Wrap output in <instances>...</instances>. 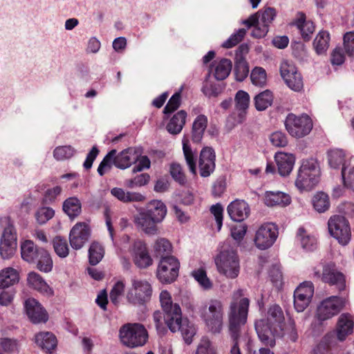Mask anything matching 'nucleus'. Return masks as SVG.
<instances>
[{"label": "nucleus", "mask_w": 354, "mask_h": 354, "mask_svg": "<svg viewBox=\"0 0 354 354\" xmlns=\"http://www.w3.org/2000/svg\"><path fill=\"white\" fill-rule=\"evenodd\" d=\"M243 290L239 289L232 295V301L228 313L229 330L234 341L230 350L231 354H241L238 346L240 327L247 322L250 301L243 297Z\"/></svg>", "instance_id": "1"}, {"label": "nucleus", "mask_w": 354, "mask_h": 354, "mask_svg": "<svg viewBox=\"0 0 354 354\" xmlns=\"http://www.w3.org/2000/svg\"><path fill=\"white\" fill-rule=\"evenodd\" d=\"M284 321L281 308L277 304L269 307L266 317L255 322V329L261 342L266 346L275 345L274 336L279 335Z\"/></svg>", "instance_id": "2"}, {"label": "nucleus", "mask_w": 354, "mask_h": 354, "mask_svg": "<svg viewBox=\"0 0 354 354\" xmlns=\"http://www.w3.org/2000/svg\"><path fill=\"white\" fill-rule=\"evenodd\" d=\"M142 151L139 148L129 147L120 153H117L115 149L110 151L100 162L97 172L100 176H103L106 170L111 168V164H113L117 168L125 169L129 167L132 164L137 162Z\"/></svg>", "instance_id": "3"}, {"label": "nucleus", "mask_w": 354, "mask_h": 354, "mask_svg": "<svg viewBox=\"0 0 354 354\" xmlns=\"http://www.w3.org/2000/svg\"><path fill=\"white\" fill-rule=\"evenodd\" d=\"M200 317L207 331L219 334L223 328L224 305L217 299H210L199 310Z\"/></svg>", "instance_id": "4"}, {"label": "nucleus", "mask_w": 354, "mask_h": 354, "mask_svg": "<svg viewBox=\"0 0 354 354\" xmlns=\"http://www.w3.org/2000/svg\"><path fill=\"white\" fill-rule=\"evenodd\" d=\"M319 177L320 168L317 161L313 158L304 160L298 170L295 185L299 191L308 192L318 184Z\"/></svg>", "instance_id": "5"}, {"label": "nucleus", "mask_w": 354, "mask_h": 354, "mask_svg": "<svg viewBox=\"0 0 354 354\" xmlns=\"http://www.w3.org/2000/svg\"><path fill=\"white\" fill-rule=\"evenodd\" d=\"M149 335L144 325L140 323H127L119 330V338L122 345L134 348L144 346Z\"/></svg>", "instance_id": "6"}, {"label": "nucleus", "mask_w": 354, "mask_h": 354, "mask_svg": "<svg viewBox=\"0 0 354 354\" xmlns=\"http://www.w3.org/2000/svg\"><path fill=\"white\" fill-rule=\"evenodd\" d=\"M152 292L151 284L147 280L134 277L131 280V287L127 290L126 299L133 306H142L150 301Z\"/></svg>", "instance_id": "7"}, {"label": "nucleus", "mask_w": 354, "mask_h": 354, "mask_svg": "<svg viewBox=\"0 0 354 354\" xmlns=\"http://www.w3.org/2000/svg\"><path fill=\"white\" fill-rule=\"evenodd\" d=\"M218 272L231 279H236L240 272V261L232 249L223 250L215 259Z\"/></svg>", "instance_id": "8"}, {"label": "nucleus", "mask_w": 354, "mask_h": 354, "mask_svg": "<svg viewBox=\"0 0 354 354\" xmlns=\"http://www.w3.org/2000/svg\"><path fill=\"white\" fill-rule=\"evenodd\" d=\"M276 16V11L273 8L268 7L263 10L259 11L251 15L243 24L248 28L254 27L252 35L254 37H264L268 32V26Z\"/></svg>", "instance_id": "9"}, {"label": "nucleus", "mask_w": 354, "mask_h": 354, "mask_svg": "<svg viewBox=\"0 0 354 354\" xmlns=\"http://www.w3.org/2000/svg\"><path fill=\"white\" fill-rule=\"evenodd\" d=\"M284 124L288 133L296 138L309 134L313 127L312 119L307 114L297 115L292 113L287 115Z\"/></svg>", "instance_id": "10"}, {"label": "nucleus", "mask_w": 354, "mask_h": 354, "mask_svg": "<svg viewBox=\"0 0 354 354\" xmlns=\"http://www.w3.org/2000/svg\"><path fill=\"white\" fill-rule=\"evenodd\" d=\"M160 302L165 312L164 322L171 332H176L179 327L178 322L180 320L181 313L179 305L172 302L171 295L167 290L160 292Z\"/></svg>", "instance_id": "11"}, {"label": "nucleus", "mask_w": 354, "mask_h": 354, "mask_svg": "<svg viewBox=\"0 0 354 354\" xmlns=\"http://www.w3.org/2000/svg\"><path fill=\"white\" fill-rule=\"evenodd\" d=\"M346 153L342 149H336L333 150V159H335L337 165H342L341 174L344 182V186H339L333 189V198L342 196L345 187L354 191V167L348 169V171L346 164Z\"/></svg>", "instance_id": "12"}, {"label": "nucleus", "mask_w": 354, "mask_h": 354, "mask_svg": "<svg viewBox=\"0 0 354 354\" xmlns=\"http://www.w3.org/2000/svg\"><path fill=\"white\" fill-rule=\"evenodd\" d=\"M180 262L174 256L160 259L157 268V277L161 283H171L178 276Z\"/></svg>", "instance_id": "13"}, {"label": "nucleus", "mask_w": 354, "mask_h": 354, "mask_svg": "<svg viewBox=\"0 0 354 354\" xmlns=\"http://www.w3.org/2000/svg\"><path fill=\"white\" fill-rule=\"evenodd\" d=\"M278 236V228L274 223H268L261 225L256 232L254 243L260 250L270 248Z\"/></svg>", "instance_id": "14"}, {"label": "nucleus", "mask_w": 354, "mask_h": 354, "mask_svg": "<svg viewBox=\"0 0 354 354\" xmlns=\"http://www.w3.org/2000/svg\"><path fill=\"white\" fill-rule=\"evenodd\" d=\"M280 73L287 86L295 91H300L304 87L303 80L294 64L288 61L281 64Z\"/></svg>", "instance_id": "15"}, {"label": "nucleus", "mask_w": 354, "mask_h": 354, "mask_svg": "<svg viewBox=\"0 0 354 354\" xmlns=\"http://www.w3.org/2000/svg\"><path fill=\"white\" fill-rule=\"evenodd\" d=\"M17 235L14 227L11 225L3 230L0 241V255L3 259L12 258L17 250Z\"/></svg>", "instance_id": "16"}, {"label": "nucleus", "mask_w": 354, "mask_h": 354, "mask_svg": "<svg viewBox=\"0 0 354 354\" xmlns=\"http://www.w3.org/2000/svg\"><path fill=\"white\" fill-rule=\"evenodd\" d=\"M130 252L135 265L139 268H147L153 264V259L147 246L141 240L137 239L133 241Z\"/></svg>", "instance_id": "17"}, {"label": "nucleus", "mask_w": 354, "mask_h": 354, "mask_svg": "<svg viewBox=\"0 0 354 354\" xmlns=\"http://www.w3.org/2000/svg\"><path fill=\"white\" fill-rule=\"evenodd\" d=\"M351 232L348 220L342 216L333 218V239H335L339 245L345 246L351 241Z\"/></svg>", "instance_id": "18"}, {"label": "nucleus", "mask_w": 354, "mask_h": 354, "mask_svg": "<svg viewBox=\"0 0 354 354\" xmlns=\"http://www.w3.org/2000/svg\"><path fill=\"white\" fill-rule=\"evenodd\" d=\"M24 308L29 319L33 324L45 323L48 319V313L35 299L28 298L25 301Z\"/></svg>", "instance_id": "19"}, {"label": "nucleus", "mask_w": 354, "mask_h": 354, "mask_svg": "<svg viewBox=\"0 0 354 354\" xmlns=\"http://www.w3.org/2000/svg\"><path fill=\"white\" fill-rule=\"evenodd\" d=\"M133 223L138 230L147 235H156L158 233V223L142 209L133 216Z\"/></svg>", "instance_id": "20"}, {"label": "nucleus", "mask_w": 354, "mask_h": 354, "mask_svg": "<svg viewBox=\"0 0 354 354\" xmlns=\"http://www.w3.org/2000/svg\"><path fill=\"white\" fill-rule=\"evenodd\" d=\"M89 228L85 223H77L71 229L69 234V241L71 247L75 250L81 249L88 241L89 237Z\"/></svg>", "instance_id": "21"}, {"label": "nucleus", "mask_w": 354, "mask_h": 354, "mask_svg": "<svg viewBox=\"0 0 354 354\" xmlns=\"http://www.w3.org/2000/svg\"><path fill=\"white\" fill-rule=\"evenodd\" d=\"M198 166L203 177L209 176L215 169V153L210 147L203 148L200 154Z\"/></svg>", "instance_id": "22"}, {"label": "nucleus", "mask_w": 354, "mask_h": 354, "mask_svg": "<svg viewBox=\"0 0 354 354\" xmlns=\"http://www.w3.org/2000/svg\"><path fill=\"white\" fill-rule=\"evenodd\" d=\"M278 171L282 176H288L293 169L295 157L292 153L278 151L274 155Z\"/></svg>", "instance_id": "23"}, {"label": "nucleus", "mask_w": 354, "mask_h": 354, "mask_svg": "<svg viewBox=\"0 0 354 354\" xmlns=\"http://www.w3.org/2000/svg\"><path fill=\"white\" fill-rule=\"evenodd\" d=\"M227 213L230 218L241 222L248 217L250 212L248 204L243 200H235L227 206Z\"/></svg>", "instance_id": "24"}, {"label": "nucleus", "mask_w": 354, "mask_h": 354, "mask_svg": "<svg viewBox=\"0 0 354 354\" xmlns=\"http://www.w3.org/2000/svg\"><path fill=\"white\" fill-rule=\"evenodd\" d=\"M263 199L265 205L268 207H286L291 202V198L288 194L279 191L266 192Z\"/></svg>", "instance_id": "25"}, {"label": "nucleus", "mask_w": 354, "mask_h": 354, "mask_svg": "<svg viewBox=\"0 0 354 354\" xmlns=\"http://www.w3.org/2000/svg\"><path fill=\"white\" fill-rule=\"evenodd\" d=\"M353 321L352 316L348 313L342 314L337 323V337L339 341L345 340L346 337L353 333Z\"/></svg>", "instance_id": "26"}, {"label": "nucleus", "mask_w": 354, "mask_h": 354, "mask_svg": "<svg viewBox=\"0 0 354 354\" xmlns=\"http://www.w3.org/2000/svg\"><path fill=\"white\" fill-rule=\"evenodd\" d=\"M28 285L41 292L43 295L47 296H51L53 295V290L47 284L45 280L41 277L40 274L35 272H30L27 276Z\"/></svg>", "instance_id": "27"}, {"label": "nucleus", "mask_w": 354, "mask_h": 354, "mask_svg": "<svg viewBox=\"0 0 354 354\" xmlns=\"http://www.w3.org/2000/svg\"><path fill=\"white\" fill-rule=\"evenodd\" d=\"M294 24L299 30L301 35L304 40L308 41L310 39L313 32H315V27L312 21L306 19V17L304 13H297Z\"/></svg>", "instance_id": "28"}, {"label": "nucleus", "mask_w": 354, "mask_h": 354, "mask_svg": "<svg viewBox=\"0 0 354 354\" xmlns=\"http://www.w3.org/2000/svg\"><path fill=\"white\" fill-rule=\"evenodd\" d=\"M142 209L158 223H161L167 214L166 205L159 200L151 201L147 204L146 207Z\"/></svg>", "instance_id": "29"}, {"label": "nucleus", "mask_w": 354, "mask_h": 354, "mask_svg": "<svg viewBox=\"0 0 354 354\" xmlns=\"http://www.w3.org/2000/svg\"><path fill=\"white\" fill-rule=\"evenodd\" d=\"M232 67V62L228 59L223 58L213 63L211 72L217 80H223L230 75Z\"/></svg>", "instance_id": "30"}, {"label": "nucleus", "mask_w": 354, "mask_h": 354, "mask_svg": "<svg viewBox=\"0 0 354 354\" xmlns=\"http://www.w3.org/2000/svg\"><path fill=\"white\" fill-rule=\"evenodd\" d=\"M19 281V272L11 267L0 270V289L9 288Z\"/></svg>", "instance_id": "31"}, {"label": "nucleus", "mask_w": 354, "mask_h": 354, "mask_svg": "<svg viewBox=\"0 0 354 354\" xmlns=\"http://www.w3.org/2000/svg\"><path fill=\"white\" fill-rule=\"evenodd\" d=\"M332 317V297L322 300L317 306L315 319L318 324L322 325L324 322Z\"/></svg>", "instance_id": "32"}, {"label": "nucleus", "mask_w": 354, "mask_h": 354, "mask_svg": "<svg viewBox=\"0 0 354 354\" xmlns=\"http://www.w3.org/2000/svg\"><path fill=\"white\" fill-rule=\"evenodd\" d=\"M186 118L187 113L185 111L181 110L177 112L167 124V131L173 135L180 133L185 124Z\"/></svg>", "instance_id": "33"}, {"label": "nucleus", "mask_w": 354, "mask_h": 354, "mask_svg": "<svg viewBox=\"0 0 354 354\" xmlns=\"http://www.w3.org/2000/svg\"><path fill=\"white\" fill-rule=\"evenodd\" d=\"M111 194L122 203L140 202L142 201L145 198L140 193L125 192L123 189L120 187L111 189Z\"/></svg>", "instance_id": "34"}, {"label": "nucleus", "mask_w": 354, "mask_h": 354, "mask_svg": "<svg viewBox=\"0 0 354 354\" xmlns=\"http://www.w3.org/2000/svg\"><path fill=\"white\" fill-rule=\"evenodd\" d=\"M250 100L249 94L244 91L240 90L235 95V106L236 109L239 111V115L241 122L245 118L246 111L249 107Z\"/></svg>", "instance_id": "35"}, {"label": "nucleus", "mask_w": 354, "mask_h": 354, "mask_svg": "<svg viewBox=\"0 0 354 354\" xmlns=\"http://www.w3.org/2000/svg\"><path fill=\"white\" fill-rule=\"evenodd\" d=\"M35 342L42 349L50 351L57 346L55 336L50 332H41L35 335Z\"/></svg>", "instance_id": "36"}, {"label": "nucleus", "mask_w": 354, "mask_h": 354, "mask_svg": "<svg viewBox=\"0 0 354 354\" xmlns=\"http://www.w3.org/2000/svg\"><path fill=\"white\" fill-rule=\"evenodd\" d=\"M39 253L33 241L26 240L21 245V254L22 259L29 263L34 262Z\"/></svg>", "instance_id": "37"}, {"label": "nucleus", "mask_w": 354, "mask_h": 354, "mask_svg": "<svg viewBox=\"0 0 354 354\" xmlns=\"http://www.w3.org/2000/svg\"><path fill=\"white\" fill-rule=\"evenodd\" d=\"M64 212L71 218H74L80 214L82 204L77 197H70L63 203Z\"/></svg>", "instance_id": "38"}, {"label": "nucleus", "mask_w": 354, "mask_h": 354, "mask_svg": "<svg viewBox=\"0 0 354 354\" xmlns=\"http://www.w3.org/2000/svg\"><path fill=\"white\" fill-rule=\"evenodd\" d=\"M207 125V118L205 115H200L195 119L192 132L193 142H199L202 140Z\"/></svg>", "instance_id": "39"}, {"label": "nucleus", "mask_w": 354, "mask_h": 354, "mask_svg": "<svg viewBox=\"0 0 354 354\" xmlns=\"http://www.w3.org/2000/svg\"><path fill=\"white\" fill-rule=\"evenodd\" d=\"M297 237L304 250L306 251H313L317 248V243L316 238L313 235L307 234L304 227L299 228Z\"/></svg>", "instance_id": "40"}, {"label": "nucleus", "mask_w": 354, "mask_h": 354, "mask_svg": "<svg viewBox=\"0 0 354 354\" xmlns=\"http://www.w3.org/2000/svg\"><path fill=\"white\" fill-rule=\"evenodd\" d=\"M273 98L272 93L270 90L259 93L254 98L256 109L259 111L266 110L272 105Z\"/></svg>", "instance_id": "41"}, {"label": "nucleus", "mask_w": 354, "mask_h": 354, "mask_svg": "<svg viewBox=\"0 0 354 354\" xmlns=\"http://www.w3.org/2000/svg\"><path fill=\"white\" fill-rule=\"evenodd\" d=\"M178 324L179 327L177 330H180L183 337L187 344H191L196 332L195 326L187 320H182V313H180V318Z\"/></svg>", "instance_id": "42"}, {"label": "nucleus", "mask_w": 354, "mask_h": 354, "mask_svg": "<svg viewBox=\"0 0 354 354\" xmlns=\"http://www.w3.org/2000/svg\"><path fill=\"white\" fill-rule=\"evenodd\" d=\"M153 249L155 254L162 259L165 257L169 256L172 252V245L171 243L165 238H158L153 243Z\"/></svg>", "instance_id": "43"}, {"label": "nucleus", "mask_w": 354, "mask_h": 354, "mask_svg": "<svg viewBox=\"0 0 354 354\" xmlns=\"http://www.w3.org/2000/svg\"><path fill=\"white\" fill-rule=\"evenodd\" d=\"M37 268L44 272H49L53 268V260L48 251L43 248H39V253L37 256Z\"/></svg>", "instance_id": "44"}, {"label": "nucleus", "mask_w": 354, "mask_h": 354, "mask_svg": "<svg viewBox=\"0 0 354 354\" xmlns=\"http://www.w3.org/2000/svg\"><path fill=\"white\" fill-rule=\"evenodd\" d=\"M313 205L317 212L319 213L326 212L330 205L328 196L324 192L317 193L313 196Z\"/></svg>", "instance_id": "45"}, {"label": "nucleus", "mask_w": 354, "mask_h": 354, "mask_svg": "<svg viewBox=\"0 0 354 354\" xmlns=\"http://www.w3.org/2000/svg\"><path fill=\"white\" fill-rule=\"evenodd\" d=\"M104 249L103 246L97 242H93L91 244L88 249L89 263L91 265H97L104 257Z\"/></svg>", "instance_id": "46"}, {"label": "nucleus", "mask_w": 354, "mask_h": 354, "mask_svg": "<svg viewBox=\"0 0 354 354\" xmlns=\"http://www.w3.org/2000/svg\"><path fill=\"white\" fill-rule=\"evenodd\" d=\"M330 34L326 31H321L315 37L313 44L318 54L324 53L329 47Z\"/></svg>", "instance_id": "47"}, {"label": "nucleus", "mask_w": 354, "mask_h": 354, "mask_svg": "<svg viewBox=\"0 0 354 354\" xmlns=\"http://www.w3.org/2000/svg\"><path fill=\"white\" fill-rule=\"evenodd\" d=\"M183 150L186 162L189 168V171L195 174L196 172V159L191 147L189 145V140L184 137L183 139Z\"/></svg>", "instance_id": "48"}, {"label": "nucleus", "mask_w": 354, "mask_h": 354, "mask_svg": "<svg viewBox=\"0 0 354 354\" xmlns=\"http://www.w3.org/2000/svg\"><path fill=\"white\" fill-rule=\"evenodd\" d=\"M251 82L256 86L263 87L267 83V73L262 67H255L250 74Z\"/></svg>", "instance_id": "49"}, {"label": "nucleus", "mask_w": 354, "mask_h": 354, "mask_svg": "<svg viewBox=\"0 0 354 354\" xmlns=\"http://www.w3.org/2000/svg\"><path fill=\"white\" fill-rule=\"evenodd\" d=\"M125 286L122 281H117L112 287L110 293L109 299L111 303L118 306L124 295Z\"/></svg>", "instance_id": "50"}, {"label": "nucleus", "mask_w": 354, "mask_h": 354, "mask_svg": "<svg viewBox=\"0 0 354 354\" xmlns=\"http://www.w3.org/2000/svg\"><path fill=\"white\" fill-rule=\"evenodd\" d=\"M53 248L55 253L61 258H65L68 255L69 248L65 239L56 236L53 241Z\"/></svg>", "instance_id": "51"}, {"label": "nucleus", "mask_w": 354, "mask_h": 354, "mask_svg": "<svg viewBox=\"0 0 354 354\" xmlns=\"http://www.w3.org/2000/svg\"><path fill=\"white\" fill-rule=\"evenodd\" d=\"M332 335L326 334L314 348V354H331Z\"/></svg>", "instance_id": "52"}, {"label": "nucleus", "mask_w": 354, "mask_h": 354, "mask_svg": "<svg viewBox=\"0 0 354 354\" xmlns=\"http://www.w3.org/2000/svg\"><path fill=\"white\" fill-rule=\"evenodd\" d=\"M191 275L204 289H209L212 288V283L207 277L206 271L204 268H198L193 270Z\"/></svg>", "instance_id": "53"}, {"label": "nucleus", "mask_w": 354, "mask_h": 354, "mask_svg": "<svg viewBox=\"0 0 354 354\" xmlns=\"http://www.w3.org/2000/svg\"><path fill=\"white\" fill-rule=\"evenodd\" d=\"M169 172L173 179L180 185L187 183V178L181 165L178 163H172L170 165Z\"/></svg>", "instance_id": "54"}, {"label": "nucleus", "mask_w": 354, "mask_h": 354, "mask_svg": "<svg viewBox=\"0 0 354 354\" xmlns=\"http://www.w3.org/2000/svg\"><path fill=\"white\" fill-rule=\"evenodd\" d=\"M75 150L71 146L57 147L53 151L55 158L58 160H64L71 158L75 154Z\"/></svg>", "instance_id": "55"}, {"label": "nucleus", "mask_w": 354, "mask_h": 354, "mask_svg": "<svg viewBox=\"0 0 354 354\" xmlns=\"http://www.w3.org/2000/svg\"><path fill=\"white\" fill-rule=\"evenodd\" d=\"M55 214L54 210L48 207H39L35 213L37 222L41 225L51 219Z\"/></svg>", "instance_id": "56"}, {"label": "nucleus", "mask_w": 354, "mask_h": 354, "mask_svg": "<svg viewBox=\"0 0 354 354\" xmlns=\"http://www.w3.org/2000/svg\"><path fill=\"white\" fill-rule=\"evenodd\" d=\"M269 140L271 144L276 147H285L288 143L286 135L280 131L272 133L269 136Z\"/></svg>", "instance_id": "57"}, {"label": "nucleus", "mask_w": 354, "mask_h": 354, "mask_svg": "<svg viewBox=\"0 0 354 354\" xmlns=\"http://www.w3.org/2000/svg\"><path fill=\"white\" fill-rule=\"evenodd\" d=\"M313 297L304 296L301 294L294 293V306L295 310L299 312H303L310 304Z\"/></svg>", "instance_id": "58"}, {"label": "nucleus", "mask_w": 354, "mask_h": 354, "mask_svg": "<svg viewBox=\"0 0 354 354\" xmlns=\"http://www.w3.org/2000/svg\"><path fill=\"white\" fill-rule=\"evenodd\" d=\"M17 350L18 345L15 340L8 338L0 339V353L1 354L15 353Z\"/></svg>", "instance_id": "59"}, {"label": "nucleus", "mask_w": 354, "mask_h": 354, "mask_svg": "<svg viewBox=\"0 0 354 354\" xmlns=\"http://www.w3.org/2000/svg\"><path fill=\"white\" fill-rule=\"evenodd\" d=\"M246 30L244 28L239 29L236 32L232 34L230 38L223 44V47L230 48L238 44L245 35Z\"/></svg>", "instance_id": "60"}, {"label": "nucleus", "mask_w": 354, "mask_h": 354, "mask_svg": "<svg viewBox=\"0 0 354 354\" xmlns=\"http://www.w3.org/2000/svg\"><path fill=\"white\" fill-rule=\"evenodd\" d=\"M196 354H216V350L211 342L206 337H203L196 349Z\"/></svg>", "instance_id": "61"}, {"label": "nucleus", "mask_w": 354, "mask_h": 354, "mask_svg": "<svg viewBox=\"0 0 354 354\" xmlns=\"http://www.w3.org/2000/svg\"><path fill=\"white\" fill-rule=\"evenodd\" d=\"M203 93L210 97L217 96L221 91V88L218 84L206 80L202 89Z\"/></svg>", "instance_id": "62"}, {"label": "nucleus", "mask_w": 354, "mask_h": 354, "mask_svg": "<svg viewBox=\"0 0 354 354\" xmlns=\"http://www.w3.org/2000/svg\"><path fill=\"white\" fill-rule=\"evenodd\" d=\"M236 80L239 82L243 81L248 76L249 68L245 62L240 61L235 66Z\"/></svg>", "instance_id": "63"}, {"label": "nucleus", "mask_w": 354, "mask_h": 354, "mask_svg": "<svg viewBox=\"0 0 354 354\" xmlns=\"http://www.w3.org/2000/svg\"><path fill=\"white\" fill-rule=\"evenodd\" d=\"M149 176L147 174H141L136 176L133 179L129 180L127 185L130 188L141 187L147 185L149 181Z\"/></svg>", "instance_id": "64"}]
</instances>
